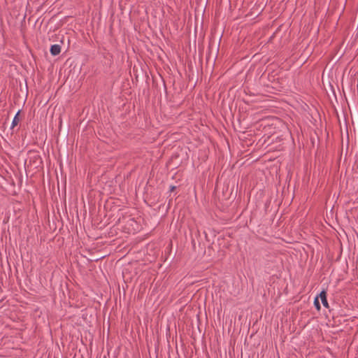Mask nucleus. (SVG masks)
<instances>
[{
    "mask_svg": "<svg viewBox=\"0 0 358 358\" xmlns=\"http://www.w3.org/2000/svg\"><path fill=\"white\" fill-rule=\"evenodd\" d=\"M61 52V47L59 45L55 44L51 46L50 52L52 55L56 56Z\"/></svg>",
    "mask_w": 358,
    "mask_h": 358,
    "instance_id": "1",
    "label": "nucleus"
},
{
    "mask_svg": "<svg viewBox=\"0 0 358 358\" xmlns=\"http://www.w3.org/2000/svg\"><path fill=\"white\" fill-rule=\"evenodd\" d=\"M319 297L320 298L323 306H325L326 308H328L329 307V304H328V302H327V293H326V292L325 291H322L320 294Z\"/></svg>",
    "mask_w": 358,
    "mask_h": 358,
    "instance_id": "2",
    "label": "nucleus"
},
{
    "mask_svg": "<svg viewBox=\"0 0 358 358\" xmlns=\"http://www.w3.org/2000/svg\"><path fill=\"white\" fill-rule=\"evenodd\" d=\"M18 115H19V113H17L16 114V115L15 116L13 120V122H12V127H14L15 126H16L18 122H19V117H18Z\"/></svg>",
    "mask_w": 358,
    "mask_h": 358,
    "instance_id": "3",
    "label": "nucleus"
},
{
    "mask_svg": "<svg viewBox=\"0 0 358 358\" xmlns=\"http://www.w3.org/2000/svg\"><path fill=\"white\" fill-rule=\"evenodd\" d=\"M315 306H316L317 310L320 309V305L318 301V297H316L314 301Z\"/></svg>",
    "mask_w": 358,
    "mask_h": 358,
    "instance_id": "4",
    "label": "nucleus"
}]
</instances>
